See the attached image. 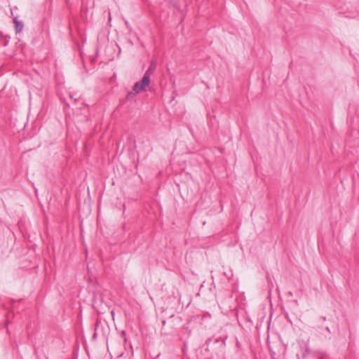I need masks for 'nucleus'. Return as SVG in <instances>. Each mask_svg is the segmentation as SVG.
I'll return each instance as SVG.
<instances>
[{
	"label": "nucleus",
	"instance_id": "obj_1",
	"mask_svg": "<svg viewBox=\"0 0 359 359\" xmlns=\"http://www.w3.org/2000/svg\"><path fill=\"white\" fill-rule=\"evenodd\" d=\"M150 83V79L149 73L144 74L140 81L136 82L133 86V90L138 93L144 90L146 87L149 86Z\"/></svg>",
	"mask_w": 359,
	"mask_h": 359
},
{
	"label": "nucleus",
	"instance_id": "obj_2",
	"mask_svg": "<svg viewBox=\"0 0 359 359\" xmlns=\"http://www.w3.org/2000/svg\"><path fill=\"white\" fill-rule=\"evenodd\" d=\"M13 22L15 24V29L16 33H20L22 31L24 27V24L22 21L18 20L17 17H15L13 19Z\"/></svg>",
	"mask_w": 359,
	"mask_h": 359
},
{
	"label": "nucleus",
	"instance_id": "obj_4",
	"mask_svg": "<svg viewBox=\"0 0 359 359\" xmlns=\"http://www.w3.org/2000/svg\"><path fill=\"white\" fill-rule=\"evenodd\" d=\"M310 353V349H309V347L308 346V344H305V346H304V352H303V354H302V358L304 359L306 358V357L307 356V355H309Z\"/></svg>",
	"mask_w": 359,
	"mask_h": 359
},
{
	"label": "nucleus",
	"instance_id": "obj_6",
	"mask_svg": "<svg viewBox=\"0 0 359 359\" xmlns=\"http://www.w3.org/2000/svg\"><path fill=\"white\" fill-rule=\"evenodd\" d=\"M297 359H299V357L297 355Z\"/></svg>",
	"mask_w": 359,
	"mask_h": 359
},
{
	"label": "nucleus",
	"instance_id": "obj_3",
	"mask_svg": "<svg viewBox=\"0 0 359 359\" xmlns=\"http://www.w3.org/2000/svg\"><path fill=\"white\" fill-rule=\"evenodd\" d=\"M137 94H138V93L133 90V89L131 91H129L127 93V95L126 97V101L133 102V101L135 100V98H136V96Z\"/></svg>",
	"mask_w": 359,
	"mask_h": 359
},
{
	"label": "nucleus",
	"instance_id": "obj_5",
	"mask_svg": "<svg viewBox=\"0 0 359 359\" xmlns=\"http://www.w3.org/2000/svg\"><path fill=\"white\" fill-rule=\"evenodd\" d=\"M154 69H155V67L153 65H151L144 74L149 73V75L150 76L154 72Z\"/></svg>",
	"mask_w": 359,
	"mask_h": 359
}]
</instances>
